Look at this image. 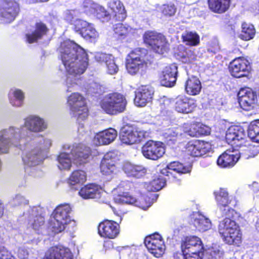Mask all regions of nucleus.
<instances>
[{
	"label": "nucleus",
	"instance_id": "obj_60",
	"mask_svg": "<svg viewBox=\"0 0 259 259\" xmlns=\"http://www.w3.org/2000/svg\"><path fill=\"white\" fill-rule=\"evenodd\" d=\"M171 103V101L169 99H164L163 100V102L161 104V106H163L164 109H167L168 108V106L169 105V104Z\"/></svg>",
	"mask_w": 259,
	"mask_h": 259
},
{
	"label": "nucleus",
	"instance_id": "obj_14",
	"mask_svg": "<svg viewBox=\"0 0 259 259\" xmlns=\"http://www.w3.org/2000/svg\"><path fill=\"white\" fill-rule=\"evenodd\" d=\"M141 151L146 159L157 160L165 153V148L162 142L149 140L143 145Z\"/></svg>",
	"mask_w": 259,
	"mask_h": 259
},
{
	"label": "nucleus",
	"instance_id": "obj_58",
	"mask_svg": "<svg viewBox=\"0 0 259 259\" xmlns=\"http://www.w3.org/2000/svg\"><path fill=\"white\" fill-rule=\"evenodd\" d=\"M103 248L105 250H109L113 248V243L111 241L105 240L103 242Z\"/></svg>",
	"mask_w": 259,
	"mask_h": 259
},
{
	"label": "nucleus",
	"instance_id": "obj_61",
	"mask_svg": "<svg viewBox=\"0 0 259 259\" xmlns=\"http://www.w3.org/2000/svg\"><path fill=\"white\" fill-rule=\"evenodd\" d=\"M4 214V206L0 199V219L3 217Z\"/></svg>",
	"mask_w": 259,
	"mask_h": 259
},
{
	"label": "nucleus",
	"instance_id": "obj_45",
	"mask_svg": "<svg viewBox=\"0 0 259 259\" xmlns=\"http://www.w3.org/2000/svg\"><path fill=\"white\" fill-rule=\"evenodd\" d=\"M145 66L142 63L135 61V60L128 57L125 60V67L127 72L132 74L135 75L137 74L140 68Z\"/></svg>",
	"mask_w": 259,
	"mask_h": 259
},
{
	"label": "nucleus",
	"instance_id": "obj_55",
	"mask_svg": "<svg viewBox=\"0 0 259 259\" xmlns=\"http://www.w3.org/2000/svg\"><path fill=\"white\" fill-rule=\"evenodd\" d=\"M0 259H17L11 251L6 247L0 245Z\"/></svg>",
	"mask_w": 259,
	"mask_h": 259
},
{
	"label": "nucleus",
	"instance_id": "obj_51",
	"mask_svg": "<svg viewBox=\"0 0 259 259\" xmlns=\"http://www.w3.org/2000/svg\"><path fill=\"white\" fill-rule=\"evenodd\" d=\"M13 96L15 99L16 100V103L11 101V103L13 106H20L22 105L23 100L24 99V93L20 89H16L13 92Z\"/></svg>",
	"mask_w": 259,
	"mask_h": 259
},
{
	"label": "nucleus",
	"instance_id": "obj_5",
	"mask_svg": "<svg viewBox=\"0 0 259 259\" xmlns=\"http://www.w3.org/2000/svg\"><path fill=\"white\" fill-rule=\"evenodd\" d=\"M126 104L125 97L117 92L107 95L100 103L101 108L110 115L123 112L125 110Z\"/></svg>",
	"mask_w": 259,
	"mask_h": 259
},
{
	"label": "nucleus",
	"instance_id": "obj_44",
	"mask_svg": "<svg viewBox=\"0 0 259 259\" xmlns=\"http://www.w3.org/2000/svg\"><path fill=\"white\" fill-rule=\"evenodd\" d=\"M248 136L252 141L259 143V119L250 122L248 127Z\"/></svg>",
	"mask_w": 259,
	"mask_h": 259
},
{
	"label": "nucleus",
	"instance_id": "obj_28",
	"mask_svg": "<svg viewBox=\"0 0 259 259\" xmlns=\"http://www.w3.org/2000/svg\"><path fill=\"white\" fill-rule=\"evenodd\" d=\"M101 187L96 183H89L81 188L78 193L83 199H93L101 193Z\"/></svg>",
	"mask_w": 259,
	"mask_h": 259
},
{
	"label": "nucleus",
	"instance_id": "obj_34",
	"mask_svg": "<svg viewBox=\"0 0 259 259\" xmlns=\"http://www.w3.org/2000/svg\"><path fill=\"white\" fill-rule=\"evenodd\" d=\"M87 180L86 172L80 169L73 171L67 179V183L70 186L81 185Z\"/></svg>",
	"mask_w": 259,
	"mask_h": 259
},
{
	"label": "nucleus",
	"instance_id": "obj_11",
	"mask_svg": "<svg viewBox=\"0 0 259 259\" xmlns=\"http://www.w3.org/2000/svg\"><path fill=\"white\" fill-rule=\"evenodd\" d=\"M225 139L235 149L246 146L245 134L240 126H230L226 131Z\"/></svg>",
	"mask_w": 259,
	"mask_h": 259
},
{
	"label": "nucleus",
	"instance_id": "obj_42",
	"mask_svg": "<svg viewBox=\"0 0 259 259\" xmlns=\"http://www.w3.org/2000/svg\"><path fill=\"white\" fill-rule=\"evenodd\" d=\"M70 152H62L59 153L57 157L59 162L58 167L61 170H69L72 166Z\"/></svg>",
	"mask_w": 259,
	"mask_h": 259
},
{
	"label": "nucleus",
	"instance_id": "obj_52",
	"mask_svg": "<svg viewBox=\"0 0 259 259\" xmlns=\"http://www.w3.org/2000/svg\"><path fill=\"white\" fill-rule=\"evenodd\" d=\"M105 63L109 74H114L117 72L118 68L113 59L109 57L105 60Z\"/></svg>",
	"mask_w": 259,
	"mask_h": 259
},
{
	"label": "nucleus",
	"instance_id": "obj_49",
	"mask_svg": "<svg viewBox=\"0 0 259 259\" xmlns=\"http://www.w3.org/2000/svg\"><path fill=\"white\" fill-rule=\"evenodd\" d=\"M89 23L81 19H76L71 24L72 25V29L80 35L82 31L88 26Z\"/></svg>",
	"mask_w": 259,
	"mask_h": 259
},
{
	"label": "nucleus",
	"instance_id": "obj_53",
	"mask_svg": "<svg viewBox=\"0 0 259 259\" xmlns=\"http://www.w3.org/2000/svg\"><path fill=\"white\" fill-rule=\"evenodd\" d=\"M176 10L174 4H165L162 6L161 12L166 16H171L175 14Z\"/></svg>",
	"mask_w": 259,
	"mask_h": 259
},
{
	"label": "nucleus",
	"instance_id": "obj_59",
	"mask_svg": "<svg viewBox=\"0 0 259 259\" xmlns=\"http://www.w3.org/2000/svg\"><path fill=\"white\" fill-rule=\"evenodd\" d=\"M168 164L165 167L161 169L160 171V174L163 176H168L170 172L169 170L170 169L168 167Z\"/></svg>",
	"mask_w": 259,
	"mask_h": 259
},
{
	"label": "nucleus",
	"instance_id": "obj_31",
	"mask_svg": "<svg viewBox=\"0 0 259 259\" xmlns=\"http://www.w3.org/2000/svg\"><path fill=\"white\" fill-rule=\"evenodd\" d=\"M71 211V208L69 204H60L57 206L53 211L54 219L68 224L70 221L69 214Z\"/></svg>",
	"mask_w": 259,
	"mask_h": 259
},
{
	"label": "nucleus",
	"instance_id": "obj_40",
	"mask_svg": "<svg viewBox=\"0 0 259 259\" xmlns=\"http://www.w3.org/2000/svg\"><path fill=\"white\" fill-rule=\"evenodd\" d=\"M80 35L86 40L95 42L99 37V33L94 27V24L89 23Z\"/></svg>",
	"mask_w": 259,
	"mask_h": 259
},
{
	"label": "nucleus",
	"instance_id": "obj_26",
	"mask_svg": "<svg viewBox=\"0 0 259 259\" xmlns=\"http://www.w3.org/2000/svg\"><path fill=\"white\" fill-rule=\"evenodd\" d=\"M232 0H207L208 8L212 12L223 14L228 11Z\"/></svg>",
	"mask_w": 259,
	"mask_h": 259
},
{
	"label": "nucleus",
	"instance_id": "obj_48",
	"mask_svg": "<svg viewBox=\"0 0 259 259\" xmlns=\"http://www.w3.org/2000/svg\"><path fill=\"white\" fill-rule=\"evenodd\" d=\"M170 170H174L179 174H186L190 171L189 167L185 166L178 161H173L168 164Z\"/></svg>",
	"mask_w": 259,
	"mask_h": 259
},
{
	"label": "nucleus",
	"instance_id": "obj_41",
	"mask_svg": "<svg viewBox=\"0 0 259 259\" xmlns=\"http://www.w3.org/2000/svg\"><path fill=\"white\" fill-rule=\"evenodd\" d=\"M166 185V180L161 175L155 176L147 185L149 191L156 192L161 190Z\"/></svg>",
	"mask_w": 259,
	"mask_h": 259
},
{
	"label": "nucleus",
	"instance_id": "obj_19",
	"mask_svg": "<svg viewBox=\"0 0 259 259\" xmlns=\"http://www.w3.org/2000/svg\"><path fill=\"white\" fill-rule=\"evenodd\" d=\"M207 145V143L201 140L189 141L185 146V152L192 157L201 156L206 154L209 151L206 147Z\"/></svg>",
	"mask_w": 259,
	"mask_h": 259
},
{
	"label": "nucleus",
	"instance_id": "obj_22",
	"mask_svg": "<svg viewBox=\"0 0 259 259\" xmlns=\"http://www.w3.org/2000/svg\"><path fill=\"white\" fill-rule=\"evenodd\" d=\"M13 129L4 130L0 134V154L6 153L12 145L18 146L17 139L14 135Z\"/></svg>",
	"mask_w": 259,
	"mask_h": 259
},
{
	"label": "nucleus",
	"instance_id": "obj_10",
	"mask_svg": "<svg viewBox=\"0 0 259 259\" xmlns=\"http://www.w3.org/2000/svg\"><path fill=\"white\" fill-rule=\"evenodd\" d=\"M98 235L103 238L114 239L120 232V223L112 220L104 219L97 226Z\"/></svg>",
	"mask_w": 259,
	"mask_h": 259
},
{
	"label": "nucleus",
	"instance_id": "obj_21",
	"mask_svg": "<svg viewBox=\"0 0 259 259\" xmlns=\"http://www.w3.org/2000/svg\"><path fill=\"white\" fill-rule=\"evenodd\" d=\"M41 259H73V255L68 248L53 246L48 249Z\"/></svg>",
	"mask_w": 259,
	"mask_h": 259
},
{
	"label": "nucleus",
	"instance_id": "obj_24",
	"mask_svg": "<svg viewBox=\"0 0 259 259\" xmlns=\"http://www.w3.org/2000/svg\"><path fill=\"white\" fill-rule=\"evenodd\" d=\"M68 149H71L70 154L72 158L74 160L78 161L80 164L86 163L92 154L90 148L82 145H78L76 147L68 146Z\"/></svg>",
	"mask_w": 259,
	"mask_h": 259
},
{
	"label": "nucleus",
	"instance_id": "obj_12",
	"mask_svg": "<svg viewBox=\"0 0 259 259\" xmlns=\"http://www.w3.org/2000/svg\"><path fill=\"white\" fill-rule=\"evenodd\" d=\"M214 195L222 214L227 215L228 213H236L233 207L236 206L237 202L235 199L233 200L232 197L230 198L225 189L220 188L214 192Z\"/></svg>",
	"mask_w": 259,
	"mask_h": 259
},
{
	"label": "nucleus",
	"instance_id": "obj_8",
	"mask_svg": "<svg viewBox=\"0 0 259 259\" xmlns=\"http://www.w3.org/2000/svg\"><path fill=\"white\" fill-rule=\"evenodd\" d=\"M21 6L17 0H0V20L6 23L13 22L19 15Z\"/></svg>",
	"mask_w": 259,
	"mask_h": 259
},
{
	"label": "nucleus",
	"instance_id": "obj_7",
	"mask_svg": "<svg viewBox=\"0 0 259 259\" xmlns=\"http://www.w3.org/2000/svg\"><path fill=\"white\" fill-rule=\"evenodd\" d=\"M107 9L103 7L102 21H109L111 19L116 21H123L127 17L123 4L120 0H111L108 3Z\"/></svg>",
	"mask_w": 259,
	"mask_h": 259
},
{
	"label": "nucleus",
	"instance_id": "obj_15",
	"mask_svg": "<svg viewBox=\"0 0 259 259\" xmlns=\"http://www.w3.org/2000/svg\"><path fill=\"white\" fill-rule=\"evenodd\" d=\"M229 71L234 77L247 76L250 72L251 65L249 61L243 57L235 58L229 63Z\"/></svg>",
	"mask_w": 259,
	"mask_h": 259
},
{
	"label": "nucleus",
	"instance_id": "obj_43",
	"mask_svg": "<svg viewBox=\"0 0 259 259\" xmlns=\"http://www.w3.org/2000/svg\"><path fill=\"white\" fill-rule=\"evenodd\" d=\"M122 169L128 177H133L137 178L142 176L143 171L141 167L134 165L130 163H125L123 165Z\"/></svg>",
	"mask_w": 259,
	"mask_h": 259
},
{
	"label": "nucleus",
	"instance_id": "obj_57",
	"mask_svg": "<svg viewBox=\"0 0 259 259\" xmlns=\"http://www.w3.org/2000/svg\"><path fill=\"white\" fill-rule=\"evenodd\" d=\"M76 16V11L74 10H67L65 14V20L71 25L73 23Z\"/></svg>",
	"mask_w": 259,
	"mask_h": 259
},
{
	"label": "nucleus",
	"instance_id": "obj_56",
	"mask_svg": "<svg viewBox=\"0 0 259 259\" xmlns=\"http://www.w3.org/2000/svg\"><path fill=\"white\" fill-rule=\"evenodd\" d=\"M183 62L185 64H191L196 60V56L191 51L186 53L182 57Z\"/></svg>",
	"mask_w": 259,
	"mask_h": 259
},
{
	"label": "nucleus",
	"instance_id": "obj_30",
	"mask_svg": "<svg viewBox=\"0 0 259 259\" xmlns=\"http://www.w3.org/2000/svg\"><path fill=\"white\" fill-rule=\"evenodd\" d=\"M201 83L199 79L195 76L189 77L185 83L186 93L191 96H196L201 92Z\"/></svg>",
	"mask_w": 259,
	"mask_h": 259
},
{
	"label": "nucleus",
	"instance_id": "obj_63",
	"mask_svg": "<svg viewBox=\"0 0 259 259\" xmlns=\"http://www.w3.org/2000/svg\"><path fill=\"white\" fill-rule=\"evenodd\" d=\"M254 155H251L248 154L247 158L251 157H254Z\"/></svg>",
	"mask_w": 259,
	"mask_h": 259
},
{
	"label": "nucleus",
	"instance_id": "obj_18",
	"mask_svg": "<svg viewBox=\"0 0 259 259\" xmlns=\"http://www.w3.org/2000/svg\"><path fill=\"white\" fill-rule=\"evenodd\" d=\"M178 67L175 63L166 66L159 77L160 83L166 87H174L178 76Z\"/></svg>",
	"mask_w": 259,
	"mask_h": 259
},
{
	"label": "nucleus",
	"instance_id": "obj_27",
	"mask_svg": "<svg viewBox=\"0 0 259 259\" xmlns=\"http://www.w3.org/2000/svg\"><path fill=\"white\" fill-rule=\"evenodd\" d=\"M113 153H107L102 160L100 164V170L104 175H110L116 170L115 163L117 158L112 156Z\"/></svg>",
	"mask_w": 259,
	"mask_h": 259
},
{
	"label": "nucleus",
	"instance_id": "obj_50",
	"mask_svg": "<svg viewBox=\"0 0 259 259\" xmlns=\"http://www.w3.org/2000/svg\"><path fill=\"white\" fill-rule=\"evenodd\" d=\"M40 153V151H38L37 152H35L34 150H32L23 155L22 156V160L25 164H29L30 162L32 163L37 160V156Z\"/></svg>",
	"mask_w": 259,
	"mask_h": 259
},
{
	"label": "nucleus",
	"instance_id": "obj_6",
	"mask_svg": "<svg viewBox=\"0 0 259 259\" xmlns=\"http://www.w3.org/2000/svg\"><path fill=\"white\" fill-rule=\"evenodd\" d=\"M67 102L73 116L78 121L85 120L89 115V110L85 98L78 93H72L68 98Z\"/></svg>",
	"mask_w": 259,
	"mask_h": 259
},
{
	"label": "nucleus",
	"instance_id": "obj_23",
	"mask_svg": "<svg viewBox=\"0 0 259 259\" xmlns=\"http://www.w3.org/2000/svg\"><path fill=\"white\" fill-rule=\"evenodd\" d=\"M49 31V28L42 21L37 22L34 24V30L31 33L25 34L26 41L28 44L37 42L39 39L47 35Z\"/></svg>",
	"mask_w": 259,
	"mask_h": 259
},
{
	"label": "nucleus",
	"instance_id": "obj_29",
	"mask_svg": "<svg viewBox=\"0 0 259 259\" xmlns=\"http://www.w3.org/2000/svg\"><path fill=\"white\" fill-rule=\"evenodd\" d=\"M25 126L28 130L33 132H40L47 128L44 120L35 116H29L25 119Z\"/></svg>",
	"mask_w": 259,
	"mask_h": 259
},
{
	"label": "nucleus",
	"instance_id": "obj_17",
	"mask_svg": "<svg viewBox=\"0 0 259 259\" xmlns=\"http://www.w3.org/2000/svg\"><path fill=\"white\" fill-rule=\"evenodd\" d=\"M154 90L150 85H142L135 92L134 103L138 107H144L152 102Z\"/></svg>",
	"mask_w": 259,
	"mask_h": 259
},
{
	"label": "nucleus",
	"instance_id": "obj_33",
	"mask_svg": "<svg viewBox=\"0 0 259 259\" xmlns=\"http://www.w3.org/2000/svg\"><path fill=\"white\" fill-rule=\"evenodd\" d=\"M117 131L112 128H109L100 132L97 135V139L100 145H108L112 142L116 138Z\"/></svg>",
	"mask_w": 259,
	"mask_h": 259
},
{
	"label": "nucleus",
	"instance_id": "obj_35",
	"mask_svg": "<svg viewBox=\"0 0 259 259\" xmlns=\"http://www.w3.org/2000/svg\"><path fill=\"white\" fill-rule=\"evenodd\" d=\"M255 32L254 26L252 24L243 22L241 24V31L239 38L243 40H249L254 37Z\"/></svg>",
	"mask_w": 259,
	"mask_h": 259
},
{
	"label": "nucleus",
	"instance_id": "obj_46",
	"mask_svg": "<svg viewBox=\"0 0 259 259\" xmlns=\"http://www.w3.org/2000/svg\"><path fill=\"white\" fill-rule=\"evenodd\" d=\"M194 225L199 231L204 232L211 228V223L208 219L201 215L195 219Z\"/></svg>",
	"mask_w": 259,
	"mask_h": 259
},
{
	"label": "nucleus",
	"instance_id": "obj_13",
	"mask_svg": "<svg viewBox=\"0 0 259 259\" xmlns=\"http://www.w3.org/2000/svg\"><path fill=\"white\" fill-rule=\"evenodd\" d=\"M174 109L183 114L193 112L197 107V101L185 95H179L172 100Z\"/></svg>",
	"mask_w": 259,
	"mask_h": 259
},
{
	"label": "nucleus",
	"instance_id": "obj_1",
	"mask_svg": "<svg viewBox=\"0 0 259 259\" xmlns=\"http://www.w3.org/2000/svg\"><path fill=\"white\" fill-rule=\"evenodd\" d=\"M60 57L67 72L74 76L82 74L89 65L87 53L73 41L61 44Z\"/></svg>",
	"mask_w": 259,
	"mask_h": 259
},
{
	"label": "nucleus",
	"instance_id": "obj_62",
	"mask_svg": "<svg viewBox=\"0 0 259 259\" xmlns=\"http://www.w3.org/2000/svg\"><path fill=\"white\" fill-rule=\"evenodd\" d=\"M246 151L248 152H250V151H251V148H249V147H248L246 149Z\"/></svg>",
	"mask_w": 259,
	"mask_h": 259
},
{
	"label": "nucleus",
	"instance_id": "obj_16",
	"mask_svg": "<svg viewBox=\"0 0 259 259\" xmlns=\"http://www.w3.org/2000/svg\"><path fill=\"white\" fill-rule=\"evenodd\" d=\"M238 97L241 108L245 111L253 109L257 102L256 93L248 88L241 89L238 93Z\"/></svg>",
	"mask_w": 259,
	"mask_h": 259
},
{
	"label": "nucleus",
	"instance_id": "obj_64",
	"mask_svg": "<svg viewBox=\"0 0 259 259\" xmlns=\"http://www.w3.org/2000/svg\"><path fill=\"white\" fill-rule=\"evenodd\" d=\"M153 195L154 196H157V195H156V194H153Z\"/></svg>",
	"mask_w": 259,
	"mask_h": 259
},
{
	"label": "nucleus",
	"instance_id": "obj_39",
	"mask_svg": "<svg viewBox=\"0 0 259 259\" xmlns=\"http://www.w3.org/2000/svg\"><path fill=\"white\" fill-rule=\"evenodd\" d=\"M182 41L187 46H197L200 44L199 35L193 31H186L181 36Z\"/></svg>",
	"mask_w": 259,
	"mask_h": 259
},
{
	"label": "nucleus",
	"instance_id": "obj_3",
	"mask_svg": "<svg viewBox=\"0 0 259 259\" xmlns=\"http://www.w3.org/2000/svg\"><path fill=\"white\" fill-rule=\"evenodd\" d=\"M143 42L154 53L163 55L169 50V44L162 33L153 30L146 31L143 35Z\"/></svg>",
	"mask_w": 259,
	"mask_h": 259
},
{
	"label": "nucleus",
	"instance_id": "obj_36",
	"mask_svg": "<svg viewBox=\"0 0 259 259\" xmlns=\"http://www.w3.org/2000/svg\"><path fill=\"white\" fill-rule=\"evenodd\" d=\"M113 30L118 39H123L130 35L132 28L126 24L119 23L113 25Z\"/></svg>",
	"mask_w": 259,
	"mask_h": 259
},
{
	"label": "nucleus",
	"instance_id": "obj_9",
	"mask_svg": "<svg viewBox=\"0 0 259 259\" xmlns=\"http://www.w3.org/2000/svg\"><path fill=\"white\" fill-rule=\"evenodd\" d=\"M145 246L149 253L156 257H160L164 254L165 245L164 240L158 233L146 236L144 239Z\"/></svg>",
	"mask_w": 259,
	"mask_h": 259
},
{
	"label": "nucleus",
	"instance_id": "obj_4",
	"mask_svg": "<svg viewBox=\"0 0 259 259\" xmlns=\"http://www.w3.org/2000/svg\"><path fill=\"white\" fill-rule=\"evenodd\" d=\"M181 248L185 259H202L204 247L201 239L196 236L184 237L181 241Z\"/></svg>",
	"mask_w": 259,
	"mask_h": 259
},
{
	"label": "nucleus",
	"instance_id": "obj_54",
	"mask_svg": "<svg viewBox=\"0 0 259 259\" xmlns=\"http://www.w3.org/2000/svg\"><path fill=\"white\" fill-rule=\"evenodd\" d=\"M45 220L44 217L40 215L34 217L31 224L32 228L35 230H39L45 225Z\"/></svg>",
	"mask_w": 259,
	"mask_h": 259
},
{
	"label": "nucleus",
	"instance_id": "obj_20",
	"mask_svg": "<svg viewBox=\"0 0 259 259\" xmlns=\"http://www.w3.org/2000/svg\"><path fill=\"white\" fill-rule=\"evenodd\" d=\"M119 139L122 143L132 145L139 143L141 137L134 127L129 125H124L120 130Z\"/></svg>",
	"mask_w": 259,
	"mask_h": 259
},
{
	"label": "nucleus",
	"instance_id": "obj_47",
	"mask_svg": "<svg viewBox=\"0 0 259 259\" xmlns=\"http://www.w3.org/2000/svg\"><path fill=\"white\" fill-rule=\"evenodd\" d=\"M68 224L65 222L58 221L57 219H54L50 222L49 227L51 230L55 234H58L63 231L66 225Z\"/></svg>",
	"mask_w": 259,
	"mask_h": 259
},
{
	"label": "nucleus",
	"instance_id": "obj_32",
	"mask_svg": "<svg viewBox=\"0 0 259 259\" xmlns=\"http://www.w3.org/2000/svg\"><path fill=\"white\" fill-rule=\"evenodd\" d=\"M239 157L232 152L225 151L217 159L218 165L223 168L230 167L234 166L238 161Z\"/></svg>",
	"mask_w": 259,
	"mask_h": 259
},
{
	"label": "nucleus",
	"instance_id": "obj_38",
	"mask_svg": "<svg viewBox=\"0 0 259 259\" xmlns=\"http://www.w3.org/2000/svg\"><path fill=\"white\" fill-rule=\"evenodd\" d=\"M114 202L119 204H133L136 202V199L127 192L114 194Z\"/></svg>",
	"mask_w": 259,
	"mask_h": 259
},
{
	"label": "nucleus",
	"instance_id": "obj_25",
	"mask_svg": "<svg viewBox=\"0 0 259 259\" xmlns=\"http://www.w3.org/2000/svg\"><path fill=\"white\" fill-rule=\"evenodd\" d=\"M83 12L87 15H93L102 21L103 7L92 0H84L82 4Z\"/></svg>",
	"mask_w": 259,
	"mask_h": 259
},
{
	"label": "nucleus",
	"instance_id": "obj_2",
	"mask_svg": "<svg viewBox=\"0 0 259 259\" xmlns=\"http://www.w3.org/2000/svg\"><path fill=\"white\" fill-rule=\"evenodd\" d=\"M234 213L222 214L224 218L219 222L218 229L220 236L226 244L238 247L242 242V234L239 226L232 219Z\"/></svg>",
	"mask_w": 259,
	"mask_h": 259
},
{
	"label": "nucleus",
	"instance_id": "obj_37",
	"mask_svg": "<svg viewBox=\"0 0 259 259\" xmlns=\"http://www.w3.org/2000/svg\"><path fill=\"white\" fill-rule=\"evenodd\" d=\"M128 57L135 60L136 61L142 63L144 65L147 64V51L144 48H136L132 51Z\"/></svg>",
	"mask_w": 259,
	"mask_h": 259
}]
</instances>
